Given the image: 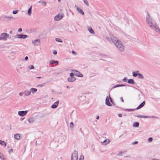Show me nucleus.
<instances>
[{
  "label": "nucleus",
  "mask_w": 160,
  "mask_h": 160,
  "mask_svg": "<svg viewBox=\"0 0 160 160\" xmlns=\"http://www.w3.org/2000/svg\"><path fill=\"white\" fill-rule=\"evenodd\" d=\"M111 39L115 46L120 51L122 52L124 50V46L122 42L116 38L113 37H111Z\"/></svg>",
  "instance_id": "nucleus-1"
},
{
  "label": "nucleus",
  "mask_w": 160,
  "mask_h": 160,
  "mask_svg": "<svg viewBox=\"0 0 160 160\" xmlns=\"http://www.w3.org/2000/svg\"><path fill=\"white\" fill-rule=\"evenodd\" d=\"M146 22L147 24L149 25H152L154 23H155V22H153L152 20V19L151 18V17L150 15L148 13L147 15L146 18Z\"/></svg>",
  "instance_id": "nucleus-2"
},
{
  "label": "nucleus",
  "mask_w": 160,
  "mask_h": 160,
  "mask_svg": "<svg viewBox=\"0 0 160 160\" xmlns=\"http://www.w3.org/2000/svg\"><path fill=\"white\" fill-rule=\"evenodd\" d=\"M149 27L152 29H154L157 32L160 33V29L156 23L153 24L152 26L150 25Z\"/></svg>",
  "instance_id": "nucleus-3"
},
{
  "label": "nucleus",
  "mask_w": 160,
  "mask_h": 160,
  "mask_svg": "<svg viewBox=\"0 0 160 160\" xmlns=\"http://www.w3.org/2000/svg\"><path fill=\"white\" fill-rule=\"evenodd\" d=\"M78 152L77 151H74L72 153L71 160H78Z\"/></svg>",
  "instance_id": "nucleus-4"
},
{
  "label": "nucleus",
  "mask_w": 160,
  "mask_h": 160,
  "mask_svg": "<svg viewBox=\"0 0 160 160\" xmlns=\"http://www.w3.org/2000/svg\"><path fill=\"white\" fill-rule=\"evenodd\" d=\"M9 37V35L6 33H3L1 34V40L6 41Z\"/></svg>",
  "instance_id": "nucleus-5"
},
{
  "label": "nucleus",
  "mask_w": 160,
  "mask_h": 160,
  "mask_svg": "<svg viewBox=\"0 0 160 160\" xmlns=\"http://www.w3.org/2000/svg\"><path fill=\"white\" fill-rule=\"evenodd\" d=\"M63 17V14H58L55 17L54 20L56 21H58L62 19Z\"/></svg>",
  "instance_id": "nucleus-6"
},
{
  "label": "nucleus",
  "mask_w": 160,
  "mask_h": 160,
  "mask_svg": "<svg viewBox=\"0 0 160 160\" xmlns=\"http://www.w3.org/2000/svg\"><path fill=\"white\" fill-rule=\"evenodd\" d=\"M28 112L27 111H22L18 112V114L21 116H24Z\"/></svg>",
  "instance_id": "nucleus-7"
},
{
  "label": "nucleus",
  "mask_w": 160,
  "mask_h": 160,
  "mask_svg": "<svg viewBox=\"0 0 160 160\" xmlns=\"http://www.w3.org/2000/svg\"><path fill=\"white\" fill-rule=\"evenodd\" d=\"M33 44L35 46H38L40 44V40L39 39H36L32 41Z\"/></svg>",
  "instance_id": "nucleus-8"
},
{
  "label": "nucleus",
  "mask_w": 160,
  "mask_h": 160,
  "mask_svg": "<svg viewBox=\"0 0 160 160\" xmlns=\"http://www.w3.org/2000/svg\"><path fill=\"white\" fill-rule=\"evenodd\" d=\"M16 36H18V38L20 39H25L27 38L28 36L27 35L24 34H17Z\"/></svg>",
  "instance_id": "nucleus-9"
},
{
  "label": "nucleus",
  "mask_w": 160,
  "mask_h": 160,
  "mask_svg": "<svg viewBox=\"0 0 160 160\" xmlns=\"http://www.w3.org/2000/svg\"><path fill=\"white\" fill-rule=\"evenodd\" d=\"M109 98L107 96L105 100V103L106 104L109 106H111L112 105L110 103L109 101Z\"/></svg>",
  "instance_id": "nucleus-10"
},
{
  "label": "nucleus",
  "mask_w": 160,
  "mask_h": 160,
  "mask_svg": "<svg viewBox=\"0 0 160 160\" xmlns=\"http://www.w3.org/2000/svg\"><path fill=\"white\" fill-rule=\"evenodd\" d=\"M59 102V101L58 100L56 102H55L51 106V108H56L58 105V103Z\"/></svg>",
  "instance_id": "nucleus-11"
},
{
  "label": "nucleus",
  "mask_w": 160,
  "mask_h": 160,
  "mask_svg": "<svg viewBox=\"0 0 160 160\" xmlns=\"http://www.w3.org/2000/svg\"><path fill=\"white\" fill-rule=\"evenodd\" d=\"M145 102L144 101L142 103H141L136 108V109L138 110L142 108L145 105Z\"/></svg>",
  "instance_id": "nucleus-12"
},
{
  "label": "nucleus",
  "mask_w": 160,
  "mask_h": 160,
  "mask_svg": "<svg viewBox=\"0 0 160 160\" xmlns=\"http://www.w3.org/2000/svg\"><path fill=\"white\" fill-rule=\"evenodd\" d=\"M125 86H126V85L125 84H116L112 88V89H111V90L112 89H114L117 87H123Z\"/></svg>",
  "instance_id": "nucleus-13"
},
{
  "label": "nucleus",
  "mask_w": 160,
  "mask_h": 160,
  "mask_svg": "<svg viewBox=\"0 0 160 160\" xmlns=\"http://www.w3.org/2000/svg\"><path fill=\"white\" fill-rule=\"evenodd\" d=\"M76 80L75 77H69L68 78V82H71L74 81Z\"/></svg>",
  "instance_id": "nucleus-14"
},
{
  "label": "nucleus",
  "mask_w": 160,
  "mask_h": 160,
  "mask_svg": "<svg viewBox=\"0 0 160 160\" xmlns=\"http://www.w3.org/2000/svg\"><path fill=\"white\" fill-rule=\"evenodd\" d=\"M7 18V20L9 21H10L11 20V19H13V17L11 16H7L5 15L3 16L2 17V18L3 19V18Z\"/></svg>",
  "instance_id": "nucleus-15"
},
{
  "label": "nucleus",
  "mask_w": 160,
  "mask_h": 160,
  "mask_svg": "<svg viewBox=\"0 0 160 160\" xmlns=\"http://www.w3.org/2000/svg\"><path fill=\"white\" fill-rule=\"evenodd\" d=\"M110 142V141L109 139H106L102 142V143L103 145H106L108 144Z\"/></svg>",
  "instance_id": "nucleus-16"
},
{
  "label": "nucleus",
  "mask_w": 160,
  "mask_h": 160,
  "mask_svg": "<svg viewBox=\"0 0 160 160\" xmlns=\"http://www.w3.org/2000/svg\"><path fill=\"white\" fill-rule=\"evenodd\" d=\"M24 94L25 96H29L31 94V91L26 90L24 91Z\"/></svg>",
  "instance_id": "nucleus-17"
},
{
  "label": "nucleus",
  "mask_w": 160,
  "mask_h": 160,
  "mask_svg": "<svg viewBox=\"0 0 160 160\" xmlns=\"http://www.w3.org/2000/svg\"><path fill=\"white\" fill-rule=\"evenodd\" d=\"M72 72L74 73L75 75L79 77V74L80 73L79 72L75 70H73Z\"/></svg>",
  "instance_id": "nucleus-18"
},
{
  "label": "nucleus",
  "mask_w": 160,
  "mask_h": 160,
  "mask_svg": "<svg viewBox=\"0 0 160 160\" xmlns=\"http://www.w3.org/2000/svg\"><path fill=\"white\" fill-rule=\"evenodd\" d=\"M128 82L129 84H134L135 82L134 80L132 79H130L128 81Z\"/></svg>",
  "instance_id": "nucleus-19"
},
{
  "label": "nucleus",
  "mask_w": 160,
  "mask_h": 160,
  "mask_svg": "<svg viewBox=\"0 0 160 160\" xmlns=\"http://www.w3.org/2000/svg\"><path fill=\"white\" fill-rule=\"evenodd\" d=\"M66 138L65 136H63L62 137L59 138V140L61 142H65Z\"/></svg>",
  "instance_id": "nucleus-20"
},
{
  "label": "nucleus",
  "mask_w": 160,
  "mask_h": 160,
  "mask_svg": "<svg viewBox=\"0 0 160 160\" xmlns=\"http://www.w3.org/2000/svg\"><path fill=\"white\" fill-rule=\"evenodd\" d=\"M77 10L81 14L83 15L84 14V12L83 11L79 8L78 7L77 8Z\"/></svg>",
  "instance_id": "nucleus-21"
},
{
  "label": "nucleus",
  "mask_w": 160,
  "mask_h": 160,
  "mask_svg": "<svg viewBox=\"0 0 160 160\" xmlns=\"http://www.w3.org/2000/svg\"><path fill=\"white\" fill-rule=\"evenodd\" d=\"M139 123L138 122H134L133 124V127H134L138 128L139 126Z\"/></svg>",
  "instance_id": "nucleus-22"
},
{
  "label": "nucleus",
  "mask_w": 160,
  "mask_h": 160,
  "mask_svg": "<svg viewBox=\"0 0 160 160\" xmlns=\"http://www.w3.org/2000/svg\"><path fill=\"white\" fill-rule=\"evenodd\" d=\"M14 138L17 140H20V136L19 134H15L14 135Z\"/></svg>",
  "instance_id": "nucleus-23"
},
{
  "label": "nucleus",
  "mask_w": 160,
  "mask_h": 160,
  "mask_svg": "<svg viewBox=\"0 0 160 160\" xmlns=\"http://www.w3.org/2000/svg\"><path fill=\"white\" fill-rule=\"evenodd\" d=\"M32 6H31L28 10V14L29 16H30L32 13Z\"/></svg>",
  "instance_id": "nucleus-24"
},
{
  "label": "nucleus",
  "mask_w": 160,
  "mask_h": 160,
  "mask_svg": "<svg viewBox=\"0 0 160 160\" xmlns=\"http://www.w3.org/2000/svg\"><path fill=\"white\" fill-rule=\"evenodd\" d=\"M28 121L29 123H32L34 121V119L33 117H32L29 118L28 119Z\"/></svg>",
  "instance_id": "nucleus-25"
},
{
  "label": "nucleus",
  "mask_w": 160,
  "mask_h": 160,
  "mask_svg": "<svg viewBox=\"0 0 160 160\" xmlns=\"http://www.w3.org/2000/svg\"><path fill=\"white\" fill-rule=\"evenodd\" d=\"M37 91V89L35 88H31L30 91L32 92V93H34Z\"/></svg>",
  "instance_id": "nucleus-26"
},
{
  "label": "nucleus",
  "mask_w": 160,
  "mask_h": 160,
  "mask_svg": "<svg viewBox=\"0 0 160 160\" xmlns=\"http://www.w3.org/2000/svg\"><path fill=\"white\" fill-rule=\"evenodd\" d=\"M123 110H124L126 111H128V112L133 111L136 110H137V109H136V108H135V109H123Z\"/></svg>",
  "instance_id": "nucleus-27"
},
{
  "label": "nucleus",
  "mask_w": 160,
  "mask_h": 160,
  "mask_svg": "<svg viewBox=\"0 0 160 160\" xmlns=\"http://www.w3.org/2000/svg\"><path fill=\"white\" fill-rule=\"evenodd\" d=\"M7 143L4 141L1 140V145L6 146L7 145Z\"/></svg>",
  "instance_id": "nucleus-28"
},
{
  "label": "nucleus",
  "mask_w": 160,
  "mask_h": 160,
  "mask_svg": "<svg viewBox=\"0 0 160 160\" xmlns=\"http://www.w3.org/2000/svg\"><path fill=\"white\" fill-rule=\"evenodd\" d=\"M88 30L89 32L92 34H93L94 33V32L93 30L91 28H90L88 29Z\"/></svg>",
  "instance_id": "nucleus-29"
},
{
  "label": "nucleus",
  "mask_w": 160,
  "mask_h": 160,
  "mask_svg": "<svg viewBox=\"0 0 160 160\" xmlns=\"http://www.w3.org/2000/svg\"><path fill=\"white\" fill-rule=\"evenodd\" d=\"M138 77L141 79H143L144 78V77L142 76V75L140 73H138Z\"/></svg>",
  "instance_id": "nucleus-30"
},
{
  "label": "nucleus",
  "mask_w": 160,
  "mask_h": 160,
  "mask_svg": "<svg viewBox=\"0 0 160 160\" xmlns=\"http://www.w3.org/2000/svg\"><path fill=\"white\" fill-rule=\"evenodd\" d=\"M138 72V71H137L136 72H132V75L134 77H137L138 75V73H137Z\"/></svg>",
  "instance_id": "nucleus-31"
},
{
  "label": "nucleus",
  "mask_w": 160,
  "mask_h": 160,
  "mask_svg": "<svg viewBox=\"0 0 160 160\" xmlns=\"http://www.w3.org/2000/svg\"><path fill=\"white\" fill-rule=\"evenodd\" d=\"M46 83L45 82L43 83L42 84H38L37 86V87H42L44 86L45 84Z\"/></svg>",
  "instance_id": "nucleus-32"
},
{
  "label": "nucleus",
  "mask_w": 160,
  "mask_h": 160,
  "mask_svg": "<svg viewBox=\"0 0 160 160\" xmlns=\"http://www.w3.org/2000/svg\"><path fill=\"white\" fill-rule=\"evenodd\" d=\"M109 99L110 101L111 102L113 105H115V104L114 103L113 100L112 99L111 97L110 96V94H109Z\"/></svg>",
  "instance_id": "nucleus-33"
},
{
  "label": "nucleus",
  "mask_w": 160,
  "mask_h": 160,
  "mask_svg": "<svg viewBox=\"0 0 160 160\" xmlns=\"http://www.w3.org/2000/svg\"><path fill=\"white\" fill-rule=\"evenodd\" d=\"M55 40L56 41L58 42H62V41L59 38H56L55 39Z\"/></svg>",
  "instance_id": "nucleus-34"
},
{
  "label": "nucleus",
  "mask_w": 160,
  "mask_h": 160,
  "mask_svg": "<svg viewBox=\"0 0 160 160\" xmlns=\"http://www.w3.org/2000/svg\"><path fill=\"white\" fill-rule=\"evenodd\" d=\"M1 159L2 160H6V158L2 155H1Z\"/></svg>",
  "instance_id": "nucleus-35"
},
{
  "label": "nucleus",
  "mask_w": 160,
  "mask_h": 160,
  "mask_svg": "<svg viewBox=\"0 0 160 160\" xmlns=\"http://www.w3.org/2000/svg\"><path fill=\"white\" fill-rule=\"evenodd\" d=\"M84 3L87 6H89V3L87 0H83Z\"/></svg>",
  "instance_id": "nucleus-36"
},
{
  "label": "nucleus",
  "mask_w": 160,
  "mask_h": 160,
  "mask_svg": "<svg viewBox=\"0 0 160 160\" xmlns=\"http://www.w3.org/2000/svg\"><path fill=\"white\" fill-rule=\"evenodd\" d=\"M28 68L30 69L31 70V69H33L34 68V67L33 65H30L28 67Z\"/></svg>",
  "instance_id": "nucleus-37"
},
{
  "label": "nucleus",
  "mask_w": 160,
  "mask_h": 160,
  "mask_svg": "<svg viewBox=\"0 0 160 160\" xmlns=\"http://www.w3.org/2000/svg\"><path fill=\"white\" fill-rule=\"evenodd\" d=\"M70 127L71 128H72L73 127V123L72 122H71L70 124Z\"/></svg>",
  "instance_id": "nucleus-38"
},
{
  "label": "nucleus",
  "mask_w": 160,
  "mask_h": 160,
  "mask_svg": "<svg viewBox=\"0 0 160 160\" xmlns=\"http://www.w3.org/2000/svg\"><path fill=\"white\" fill-rule=\"evenodd\" d=\"M84 158L83 156L82 155H81L80 156L79 160H83Z\"/></svg>",
  "instance_id": "nucleus-39"
},
{
  "label": "nucleus",
  "mask_w": 160,
  "mask_h": 160,
  "mask_svg": "<svg viewBox=\"0 0 160 160\" xmlns=\"http://www.w3.org/2000/svg\"><path fill=\"white\" fill-rule=\"evenodd\" d=\"M18 10H15L13 11L12 13L14 14H16L18 12Z\"/></svg>",
  "instance_id": "nucleus-40"
},
{
  "label": "nucleus",
  "mask_w": 160,
  "mask_h": 160,
  "mask_svg": "<svg viewBox=\"0 0 160 160\" xmlns=\"http://www.w3.org/2000/svg\"><path fill=\"white\" fill-rule=\"evenodd\" d=\"M54 60H52L50 61V64L51 65L53 64L54 63Z\"/></svg>",
  "instance_id": "nucleus-41"
},
{
  "label": "nucleus",
  "mask_w": 160,
  "mask_h": 160,
  "mask_svg": "<svg viewBox=\"0 0 160 160\" xmlns=\"http://www.w3.org/2000/svg\"><path fill=\"white\" fill-rule=\"evenodd\" d=\"M74 73L73 72H71L70 73V77H74Z\"/></svg>",
  "instance_id": "nucleus-42"
},
{
  "label": "nucleus",
  "mask_w": 160,
  "mask_h": 160,
  "mask_svg": "<svg viewBox=\"0 0 160 160\" xmlns=\"http://www.w3.org/2000/svg\"><path fill=\"white\" fill-rule=\"evenodd\" d=\"M41 3L44 6H45L46 5V2L45 1H43L41 2Z\"/></svg>",
  "instance_id": "nucleus-43"
},
{
  "label": "nucleus",
  "mask_w": 160,
  "mask_h": 160,
  "mask_svg": "<svg viewBox=\"0 0 160 160\" xmlns=\"http://www.w3.org/2000/svg\"><path fill=\"white\" fill-rule=\"evenodd\" d=\"M150 117H151V116H143V115H142V118H150Z\"/></svg>",
  "instance_id": "nucleus-44"
},
{
  "label": "nucleus",
  "mask_w": 160,
  "mask_h": 160,
  "mask_svg": "<svg viewBox=\"0 0 160 160\" xmlns=\"http://www.w3.org/2000/svg\"><path fill=\"white\" fill-rule=\"evenodd\" d=\"M127 78L126 77L124 78L122 80V81L125 82H127Z\"/></svg>",
  "instance_id": "nucleus-45"
},
{
  "label": "nucleus",
  "mask_w": 160,
  "mask_h": 160,
  "mask_svg": "<svg viewBox=\"0 0 160 160\" xmlns=\"http://www.w3.org/2000/svg\"><path fill=\"white\" fill-rule=\"evenodd\" d=\"M152 138H148V142H151L152 140Z\"/></svg>",
  "instance_id": "nucleus-46"
},
{
  "label": "nucleus",
  "mask_w": 160,
  "mask_h": 160,
  "mask_svg": "<svg viewBox=\"0 0 160 160\" xmlns=\"http://www.w3.org/2000/svg\"><path fill=\"white\" fill-rule=\"evenodd\" d=\"M22 68V67H20L19 68L17 69V71L19 73H21L20 70Z\"/></svg>",
  "instance_id": "nucleus-47"
},
{
  "label": "nucleus",
  "mask_w": 160,
  "mask_h": 160,
  "mask_svg": "<svg viewBox=\"0 0 160 160\" xmlns=\"http://www.w3.org/2000/svg\"><path fill=\"white\" fill-rule=\"evenodd\" d=\"M135 117L139 118H142V115H134Z\"/></svg>",
  "instance_id": "nucleus-48"
},
{
  "label": "nucleus",
  "mask_w": 160,
  "mask_h": 160,
  "mask_svg": "<svg viewBox=\"0 0 160 160\" xmlns=\"http://www.w3.org/2000/svg\"><path fill=\"white\" fill-rule=\"evenodd\" d=\"M19 95L20 96H22L23 95H24V92H22L19 93Z\"/></svg>",
  "instance_id": "nucleus-49"
},
{
  "label": "nucleus",
  "mask_w": 160,
  "mask_h": 160,
  "mask_svg": "<svg viewBox=\"0 0 160 160\" xmlns=\"http://www.w3.org/2000/svg\"><path fill=\"white\" fill-rule=\"evenodd\" d=\"M54 63L56 64V65H58L59 63V62L58 61H54Z\"/></svg>",
  "instance_id": "nucleus-50"
},
{
  "label": "nucleus",
  "mask_w": 160,
  "mask_h": 160,
  "mask_svg": "<svg viewBox=\"0 0 160 160\" xmlns=\"http://www.w3.org/2000/svg\"><path fill=\"white\" fill-rule=\"evenodd\" d=\"M138 143V141H135V142H133V143H132V145H134V144H137Z\"/></svg>",
  "instance_id": "nucleus-51"
},
{
  "label": "nucleus",
  "mask_w": 160,
  "mask_h": 160,
  "mask_svg": "<svg viewBox=\"0 0 160 160\" xmlns=\"http://www.w3.org/2000/svg\"><path fill=\"white\" fill-rule=\"evenodd\" d=\"M22 28H19L18 30V32H21L22 31Z\"/></svg>",
  "instance_id": "nucleus-52"
},
{
  "label": "nucleus",
  "mask_w": 160,
  "mask_h": 160,
  "mask_svg": "<svg viewBox=\"0 0 160 160\" xmlns=\"http://www.w3.org/2000/svg\"><path fill=\"white\" fill-rule=\"evenodd\" d=\"M72 52L73 54H74V55L76 54V53L74 51H73V50L72 51Z\"/></svg>",
  "instance_id": "nucleus-53"
},
{
  "label": "nucleus",
  "mask_w": 160,
  "mask_h": 160,
  "mask_svg": "<svg viewBox=\"0 0 160 160\" xmlns=\"http://www.w3.org/2000/svg\"><path fill=\"white\" fill-rule=\"evenodd\" d=\"M57 53V52L55 51V50H54L53 52V54L55 55H56Z\"/></svg>",
  "instance_id": "nucleus-54"
},
{
  "label": "nucleus",
  "mask_w": 160,
  "mask_h": 160,
  "mask_svg": "<svg viewBox=\"0 0 160 160\" xmlns=\"http://www.w3.org/2000/svg\"><path fill=\"white\" fill-rule=\"evenodd\" d=\"M13 152V149L12 148L10 149L9 151V153H10L11 152Z\"/></svg>",
  "instance_id": "nucleus-55"
},
{
  "label": "nucleus",
  "mask_w": 160,
  "mask_h": 160,
  "mask_svg": "<svg viewBox=\"0 0 160 160\" xmlns=\"http://www.w3.org/2000/svg\"><path fill=\"white\" fill-rule=\"evenodd\" d=\"M83 77V75L81 73H80L79 74V77Z\"/></svg>",
  "instance_id": "nucleus-56"
},
{
  "label": "nucleus",
  "mask_w": 160,
  "mask_h": 160,
  "mask_svg": "<svg viewBox=\"0 0 160 160\" xmlns=\"http://www.w3.org/2000/svg\"><path fill=\"white\" fill-rule=\"evenodd\" d=\"M118 116L119 117H121L122 116V114L120 113L118 114Z\"/></svg>",
  "instance_id": "nucleus-57"
},
{
  "label": "nucleus",
  "mask_w": 160,
  "mask_h": 160,
  "mask_svg": "<svg viewBox=\"0 0 160 160\" xmlns=\"http://www.w3.org/2000/svg\"><path fill=\"white\" fill-rule=\"evenodd\" d=\"M28 56H26L25 58V59L26 60V61H27L28 60Z\"/></svg>",
  "instance_id": "nucleus-58"
},
{
  "label": "nucleus",
  "mask_w": 160,
  "mask_h": 160,
  "mask_svg": "<svg viewBox=\"0 0 160 160\" xmlns=\"http://www.w3.org/2000/svg\"><path fill=\"white\" fill-rule=\"evenodd\" d=\"M120 100H121V101L123 102H124V101H123V98L122 97H121L120 98Z\"/></svg>",
  "instance_id": "nucleus-59"
},
{
  "label": "nucleus",
  "mask_w": 160,
  "mask_h": 160,
  "mask_svg": "<svg viewBox=\"0 0 160 160\" xmlns=\"http://www.w3.org/2000/svg\"><path fill=\"white\" fill-rule=\"evenodd\" d=\"M122 151L120 152V153H119V154H118V155L119 156H122Z\"/></svg>",
  "instance_id": "nucleus-60"
},
{
  "label": "nucleus",
  "mask_w": 160,
  "mask_h": 160,
  "mask_svg": "<svg viewBox=\"0 0 160 160\" xmlns=\"http://www.w3.org/2000/svg\"><path fill=\"white\" fill-rule=\"evenodd\" d=\"M99 118V116H97L96 118V119L97 120H98Z\"/></svg>",
  "instance_id": "nucleus-61"
},
{
  "label": "nucleus",
  "mask_w": 160,
  "mask_h": 160,
  "mask_svg": "<svg viewBox=\"0 0 160 160\" xmlns=\"http://www.w3.org/2000/svg\"><path fill=\"white\" fill-rule=\"evenodd\" d=\"M17 52L16 51H12V52H11V54H12L13 53H15V52Z\"/></svg>",
  "instance_id": "nucleus-62"
},
{
  "label": "nucleus",
  "mask_w": 160,
  "mask_h": 160,
  "mask_svg": "<svg viewBox=\"0 0 160 160\" xmlns=\"http://www.w3.org/2000/svg\"><path fill=\"white\" fill-rule=\"evenodd\" d=\"M37 78H42V77H37Z\"/></svg>",
  "instance_id": "nucleus-63"
},
{
  "label": "nucleus",
  "mask_w": 160,
  "mask_h": 160,
  "mask_svg": "<svg viewBox=\"0 0 160 160\" xmlns=\"http://www.w3.org/2000/svg\"><path fill=\"white\" fill-rule=\"evenodd\" d=\"M12 31H10V32H9V33H12Z\"/></svg>",
  "instance_id": "nucleus-64"
}]
</instances>
